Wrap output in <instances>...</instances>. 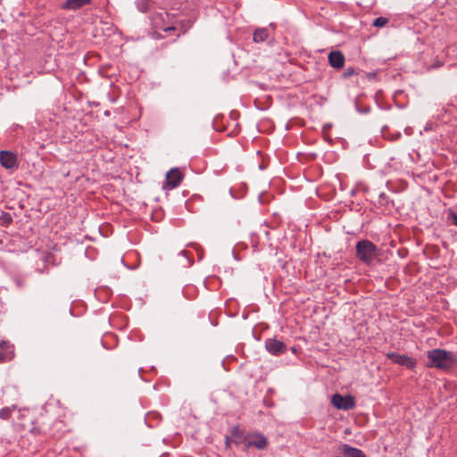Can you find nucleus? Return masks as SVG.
<instances>
[{"label":"nucleus","mask_w":457,"mask_h":457,"mask_svg":"<svg viewBox=\"0 0 457 457\" xmlns=\"http://www.w3.org/2000/svg\"><path fill=\"white\" fill-rule=\"evenodd\" d=\"M355 255L362 263L371 265L379 257L380 250L370 240L361 239L356 243Z\"/></svg>","instance_id":"1"},{"label":"nucleus","mask_w":457,"mask_h":457,"mask_svg":"<svg viewBox=\"0 0 457 457\" xmlns=\"http://www.w3.org/2000/svg\"><path fill=\"white\" fill-rule=\"evenodd\" d=\"M427 367L448 370L454 363L453 354L446 350L436 348L428 352Z\"/></svg>","instance_id":"2"},{"label":"nucleus","mask_w":457,"mask_h":457,"mask_svg":"<svg viewBox=\"0 0 457 457\" xmlns=\"http://www.w3.org/2000/svg\"><path fill=\"white\" fill-rule=\"evenodd\" d=\"M331 403L338 410L348 411L355 406L354 398L352 395H342L336 394L332 396Z\"/></svg>","instance_id":"3"},{"label":"nucleus","mask_w":457,"mask_h":457,"mask_svg":"<svg viewBox=\"0 0 457 457\" xmlns=\"http://www.w3.org/2000/svg\"><path fill=\"white\" fill-rule=\"evenodd\" d=\"M386 357L394 363L404 366L410 370H413L417 365V362L414 359L405 354L390 352L386 353Z\"/></svg>","instance_id":"4"},{"label":"nucleus","mask_w":457,"mask_h":457,"mask_svg":"<svg viewBox=\"0 0 457 457\" xmlns=\"http://www.w3.org/2000/svg\"><path fill=\"white\" fill-rule=\"evenodd\" d=\"M268 445L267 438L260 433H254L246 437L245 443V449L247 450L251 447H254L258 450H263Z\"/></svg>","instance_id":"5"},{"label":"nucleus","mask_w":457,"mask_h":457,"mask_svg":"<svg viewBox=\"0 0 457 457\" xmlns=\"http://www.w3.org/2000/svg\"><path fill=\"white\" fill-rule=\"evenodd\" d=\"M266 350L272 355H280L287 351V345L276 338H268L265 341Z\"/></svg>","instance_id":"6"},{"label":"nucleus","mask_w":457,"mask_h":457,"mask_svg":"<svg viewBox=\"0 0 457 457\" xmlns=\"http://www.w3.org/2000/svg\"><path fill=\"white\" fill-rule=\"evenodd\" d=\"M183 175L178 168H172L166 173V187L173 189L179 186Z\"/></svg>","instance_id":"7"},{"label":"nucleus","mask_w":457,"mask_h":457,"mask_svg":"<svg viewBox=\"0 0 457 457\" xmlns=\"http://www.w3.org/2000/svg\"><path fill=\"white\" fill-rule=\"evenodd\" d=\"M0 163L5 169H15L18 167V160L15 154L10 151L0 152Z\"/></svg>","instance_id":"8"},{"label":"nucleus","mask_w":457,"mask_h":457,"mask_svg":"<svg viewBox=\"0 0 457 457\" xmlns=\"http://www.w3.org/2000/svg\"><path fill=\"white\" fill-rule=\"evenodd\" d=\"M339 450L344 457H366L361 450L346 444L342 445Z\"/></svg>","instance_id":"9"},{"label":"nucleus","mask_w":457,"mask_h":457,"mask_svg":"<svg viewBox=\"0 0 457 457\" xmlns=\"http://www.w3.org/2000/svg\"><path fill=\"white\" fill-rule=\"evenodd\" d=\"M328 62L335 69H340L345 64V56L340 51H333L328 54Z\"/></svg>","instance_id":"10"},{"label":"nucleus","mask_w":457,"mask_h":457,"mask_svg":"<svg viewBox=\"0 0 457 457\" xmlns=\"http://www.w3.org/2000/svg\"><path fill=\"white\" fill-rule=\"evenodd\" d=\"M12 357V346L6 342L0 343V361H11Z\"/></svg>","instance_id":"11"},{"label":"nucleus","mask_w":457,"mask_h":457,"mask_svg":"<svg viewBox=\"0 0 457 457\" xmlns=\"http://www.w3.org/2000/svg\"><path fill=\"white\" fill-rule=\"evenodd\" d=\"M90 0H66L62 8L66 10H77L89 3Z\"/></svg>","instance_id":"12"},{"label":"nucleus","mask_w":457,"mask_h":457,"mask_svg":"<svg viewBox=\"0 0 457 457\" xmlns=\"http://www.w3.org/2000/svg\"><path fill=\"white\" fill-rule=\"evenodd\" d=\"M269 31L266 28H260L255 29L253 33V41L256 43H262L264 42L266 39L269 38Z\"/></svg>","instance_id":"13"},{"label":"nucleus","mask_w":457,"mask_h":457,"mask_svg":"<svg viewBox=\"0 0 457 457\" xmlns=\"http://www.w3.org/2000/svg\"><path fill=\"white\" fill-rule=\"evenodd\" d=\"M16 409V405H12L11 407H4L0 410V419L2 420H8L12 411Z\"/></svg>","instance_id":"14"},{"label":"nucleus","mask_w":457,"mask_h":457,"mask_svg":"<svg viewBox=\"0 0 457 457\" xmlns=\"http://www.w3.org/2000/svg\"><path fill=\"white\" fill-rule=\"evenodd\" d=\"M136 4H137V9L140 12H145L148 9L149 0H137Z\"/></svg>","instance_id":"15"},{"label":"nucleus","mask_w":457,"mask_h":457,"mask_svg":"<svg viewBox=\"0 0 457 457\" xmlns=\"http://www.w3.org/2000/svg\"><path fill=\"white\" fill-rule=\"evenodd\" d=\"M388 22V20L385 17H378V18H376L374 21H373V25L375 27H378V28H382L384 26H386Z\"/></svg>","instance_id":"16"},{"label":"nucleus","mask_w":457,"mask_h":457,"mask_svg":"<svg viewBox=\"0 0 457 457\" xmlns=\"http://www.w3.org/2000/svg\"><path fill=\"white\" fill-rule=\"evenodd\" d=\"M447 219L451 220L453 225L457 226V213L451 209L447 211Z\"/></svg>","instance_id":"17"},{"label":"nucleus","mask_w":457,"mask_h":457,"mask_svg":"<svg viewBox=\"0 0 457 457\" xmlns=\"http://www.w3.org/2000/svg\"><path fill=\"white\" fill-rule=\"evenodd\" d=\"M354 73H355L354 69H353V68H352V67H349V68H347V69L345 71V72H344V77H345V78H348V77H350V76L353 75Z\"/></svg>","instance_id":"18"},{"label":"nucleus","mask_w":457,"mask_h":457,"mask_svg":"<svg viewBox=\"0 0 457 457\" xmlns=\"http://www.w3.org/2000/svg\"><path fill=\"white\" fill-rule=\"evenodd\" d=\"M5 220L12 221V218L9 214H7V218H5Z\"/></svg>","instance_id":"19"},{"label":"nucleus","mask_w":457,"mask_h":457,"mask_svg":"<svg viewBox=\"0 0 457 457\" xmlns=\"http://www.w3.org/2000/svg\"><path fill=\"white\" fill-rule=\"evenodd\" d=\"M5 220L12 221V218L9 214H7V218H5Z\"/></svg>","instance_id":"20"},{"label":"nucleus","mask_w":457,"mask_h":457,"mask_svg":"<svg viewBox=\"0 0 457 457\" xmlns=\"http://www.w3.org/2000/svg\"><path fill=\"white\" fill-rule=\"evenodd\" d=\"M181 254H183L185 257H187V252L186 251H182Z\"/></svg>","instance_id":"21"},{"label":"nucleus","mask_w":457,"mask_h":457,"mask_svg":"<svg viewBox=\"0 0 457 457\" xmlns=\"http://www.w3.org/2000/svg\"><path fill=\"white\" fill-rule=\"evenodd\" d=\"M369 111H370V109L367 108V109H364L363 112H368Z\"/></svg>","instance_id":"22"}]
</instances>
